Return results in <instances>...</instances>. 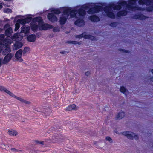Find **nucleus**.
Returning a JSON list of instances; mask_svg holds the SVG:
<instances>
[{"label": "nucleus", "mask_w": 153, "mask_h": 153, "mask_svg": "<svg viewBox=\"0 0 153 153\" xmlns=\"http://www.w3.org/2000/svg\"><path fill=\"white\" fill-rule=\"evenodd\" d=\"M0 91L1 92H4L10 96L12 97L19 100L22 103H24L27 105H30L31 104V102L30 101H27L23 98L16 96L13 93L10 91L9 90L7 89L5 87L3 86H0Z\"/></svg>", "instance_id": "obj_3"}, {"label": "nucleus", "mask_w": 153, "mask_h": 153, "mask_svg": "<svg viewBox=\"0 0 153 153\" xmlns=\"http://www.w3.org/2000/svg\"><path fill=\"white\" fill-rule=\"evenodd\" d=\"M127 13V12L126 11H120L117 13V16L119 17H120L122 16H125L126 15Z\"/></svg>", "instance_id": "obj_24"}, {"label": "nucleus", "mask_w": 153, "mask_h": 153, "mask_svg": "<svg viewBox=\"0 0 153 153\" xmlns=\"http://www.w3.org/2000/svg\"><path fill=\"white\" fill-rule=\"evenodd\" d=\"M60 11L58 10H52L51 13L48 14L47 17L48 19L52 22L57 21V17L55 14H58L60 13Z\"/></svg>", "instance_id": "obj_4"}, {"label": "nucleus", "mask_w": 153, "mask_h": 153, "mask_svg": "<svg viewBox=\"0 0 153 153\" xmlns=\"http://www.w3.org/2000/svg\"><path fill=\"white\" fill-rule=\"evenodd\" d=\"M2 30L1 29H0V32Z\"/></svg>", "instance_id": "obj_50"}, {"label": "nucleus", "mask_w": 153, "mask_h": 153, "mask_svg": "<svg viewBox=\"0 0 153 153\" xmlns=\"http://www.w3.org/2000/svg\"><path fill=\"white\" fill-rule=\"evenodd\" d=\"M75 24L79 26H82L84 25V22L82 19H80L75 22Z\"/></svg>", "instance_id": "obj_16"}, {"label": "nucleus", "mask_w": 153, "mask_h": 153, "mask_svg": "<svg viewBox=\"0 0 153 153\" xmlns=\"http://www.w3.org/2000/svg\"><path fill=\"white\" fill-rule=\"evenodd\" d=\"M30 51V48L28 47H26L24 48L22 53L23 55L26 54Z\"/></svg>", "instance_id": "obj_27"}, {"label": "nucleus", "mask_w": 153, "mask_h": 153, "mask_svg": "<svg viewBox=\"0 0 153 153\" xmlns=\"http://www.w3.org/2000/svg\"><path fill=\"white\" fill-rule=\"evenodd\" d=\"M9 26V25L8 24H7L4 27L5 28L7 27H8Z\"/></svg>", "instance_id": "obj_47"}, {"label": "nucleus", "mask_w": 153, "mask_h": 153, "mask_svg": "<svg viewBox=\"0 0 153 153\" xmlns=\"http://www.w3.org/2000/svg\"><path fill=\"white\" fill-rule=\"evenodd\" d=\"M7 133L10 136L15 137L18 134V133L16 130L12 129L8 130Z\"/></svg>", "instance_id": "obj_13"}, {"label": "nucleus", "mask_w": 153, "mask_h": 153, "mask_svg": "<svg viewBox=\"0 0 153 153\" xmlns=\"http://www.w3.org/2000/svg\"><path fill=\"white\" fill-rule=\"evenodd\" d=\"M102 8L101 6H95L94 7L90 8L88 11V13L89 14L94 13L102 10Z\"/></svg>", "instance_id": "obj_7"}, {"label": "nucleus", "mask_w": 153, "mask_h": 153, "mask_svg": "<svg viewBox=\"0 0 153 153\" xmlns=\"http://www.w3.org/2000/svg\"><path fill=\"white\" fill-rule=\"evenodd\" d=\"M85 13V11L82 9H79L77 11L76 10H71L69 8H65L64 9L63 14L60 17V22L62 24H65L68 18L69 14L71 17L78 18L79 17L80 18L83 17Z\"/></svg>", "instance_id": "obj_2"}, {"label": "nucleus", "mask_w": 153, "mask_h": 153, "mask_svg": "<svg viewBox=\"0 0 153 153\" xmlns=\"http://www.w3.org/2000/svg\"><path fill=\"white\" fill-rule=\"evenodd\" d=\"M69 53V51H61L60 52V53L62 54H65L66 55L67 53Z\"/></svg>", "instance_id": "obj_37"}, {"label": "nucleus", "mask_w": 153, "mask_h": 153, "mask_svg": "<svg viewBox=\"0 0 153 153\" xmlns=\"http://www.w3.org/2000/svg\"><path fill=\"white\" fill-rule=\"evenodd\" d=\"M30 27L29 26L24 25L21 27V32L26 34L29 32Z\"/></svg>", "instance_id": "obj_14"}, {"label": "nucleus", "mask_w": 153, "mask_h": 153, "mask_svg": "<svg viewBox=\"0 0 153 153\" xmlns=\"http://www.w3.org/2000/svg\"><path fill=\"white\" fill-rule=\"evenodd\" d=\"M23 45V44L21 42H16L14 44L13 49L17 50L21 48Z\"/></svg>", "instance_id": "obj_15"}, {"label": "nucleus", "mask_w": 153, "mask_h": 153, "mask_svg": "<svg viewBox=\"0 0 153 153\" xmlns=\"http://www.w3.org/2000/svg\"><path fill=\"white\" fill-rule=\"evenodd\" d=\"M38 18H37L36 19V21L38 22V24H34L32 26V28L33 30H36L38 28V27H39Z\"/></svg>", "instance_id": "obj_23"}, {"label": "nucleus", "mask_w": 153, "mask_h": 153, "mask_svg": "<svg viewBox=\"0 0 153 153\" xmlns=\"http://www.w3.org/2000/svg\"><path fill=\"white\" fill-rule=\"evenodd\" d=\"M7 7H9V5H7Z\"/></svg>", "instance_id": "obj_51"}, {"label": "nucleus", "mask_w": 153, "mask_h": 153, "mask_svg": "<svg viewBox=\"0 0 153 153\" xmlns=\"http://www.w3.org/2000/svg\"><path fill=\"white\" fill-rule=\"evenodd\" d=\"M35 143L36 144H42V145H44V141H39L38 140H35Z\"/></svg>", "instance_id": "obj_31"}, {"label": "nucleus", "mask_w": 153, "mask_h": 153, "mask_svg": "<svg viewBox=\"0 0 153 153\" xmlns=\"http://www.w3.org/2000/svg\"><path fill=\"white\" fill-rule=\"evenodd\" d=\"M11 150L12 151H15V152H17L18 151V150L17 149H16L14 148H11Z\"/></svg>", "instance_id": "obj_45"}, {"label": "nucleus", "mask_w": 153, "mask_h": 153, "mask_svg": "<svg viewBox=\"0 0 153 153\" xmlns=\"http://www.w3.org/2000/svg\"><path fill=\"white\" fill-rule=\"evenodd\" d=\"M149 79L151 82H153V76H149Z\"/></svg>", "instance_id": "obj_42"}, {"label": "nucleus", "mask_w": 153, "mask_h": 153, "mask_svg": "<svg viewBox=\"0 0 153 153\" xmlns=\"http://www.w3.org/2000/svg\"><path fill=\"white\" fill-rule=\"evenodd\" d=\"M12 32V28L11 27H9L6 30L5 34L6 35L9 37L11 36Z\"/></svg>", "instance_id": "obj_19"}, {"label": "nucleus", "mask_w": 153, "mask_h": 153, "mask_svg": "<svg viewBox=\"0 0 153 153\" xmlns=\"http://www.w3.org/2000/svg\"><path fill=\"white\" fill-rule=\"evenodd\" d=\"M11 50L10 48L8 46H6L4 45V47L2 50V54L3 55H5L9 54V53L10 52Z\"/></svg>", "instance_id": "obj_10"}, {"label": "nucleus", "mask_w": 153, "mask_h": 153, "mask_svg": "<svg viewBox=\"0 0 153 153\" xmlns=\"http://www.w3.org/2000/svg\"><path fill=\"white\" fill-rule=\"evenodd\" d=\"M90 74V72L89 71H87L85 73V75L86 76H88Z\"/></svg>", "instance_id": "obj_43"}, {"label": "nucleus", "mask_w": 153, "mask_h": 153, "mask_svg": "<svg viewBox=\"0 0 153 153\" xmlns=\"http://www.w3.org/2000/svg\"><path fill=\"white\" fill-rule=\"evenodd\" d=\"M125 114L124 112L120 111L115 116V119L116 120H120L125 116Z\"/></svg>", "instance_id": "obj_9"}, {"label": "nucleus", "mask_w": 153, "mask_h": 153, "mask_svg": "<svg viewBox=\"0 0 153 153\" xmlns=\"http://www.w3.org/2000/svg\"><path fill=\"white\" fill-rule=\"evenodd\" d=\"M4 37V34H1L0 35V38L1 40H3Z\"/></svg>", "instance_id": "obj_41"}, {"label": "nucleus", "mask_w": 153, "mask_h": 153, "mask_svg": "<svg viewBox=\"0 0 153 153\" xmlns=\"http://www.w3.org/2000/svg\"><path fill=\"white\" fill-rule=\"evenodd\" d=\"M77 109V108L75 104H72L69 105L66 108V110L68 111H71L72 110H76Z\"/></svg>", "instance_id": "obj_18"}, {"label": "nucleus", "mask_w": 153, "mask_h": 153, "mask_svg": "<svg viewBox=\"0 0 153 153\" xmlns=\"http://www.w3.org/2000/svg\"><path fill=\"white\" fill-rule=\"evenodd\" d=\"M84 35V33H82V34H81L79 35H76L75 36V37L77 38H81L82 37H83V36Z\"/></svg>", "instance_id": "obj_34"}, {"label": "nucleus", "mask_w": 153, "mask_h": 153, "mask_svg": "<svg viewBox=\"0 0 153 153\" xmlns=\"http://www.w3.org/2000/svg\"><path fill=\"white\" fill-rule=\"evenodd\" d=\"M2 60V58L0 57V67L1 66Z\"/></svg>", "instance_id": "obj_46"}, {"label": "nucleus", "mask_w": 153, "mask_h": 153, "mask_svg": "<svg viewBox=\"0 0 153 153\" xmlns=\"http://www.w3.org/2000/svg\"><path fill=\"white\" fill-rule=\"evenodd\" d=\"M89 39L91 40H96V38L94 36L91 35Z\"/></svg>", "instance_id": "obj_40"}, {"label": "nucleus", "mask_w": 153, "mask_h": 153, "mask_svg": "<svg viewBox=\"0 0 153 153\" xmlns=\"http://www.w3.org/2000/svg\"><path fill=\"white\" fill-rule=\"evenodd\" d=\"M19 24L18 23H16L15 24V30L16 31L17 30L19 27Z\"/></svg>", "instance_id": "obj_36"}, {"label": "nucleus", "mask_w": 153, "mask_h": 153, "mask_svg": "<svg viewBox=\"0 0 153 153\" xmlns=\"http://www.w3.org/2000/svg\"><path fill=\"white\" fill-rule=\"evenodd\" d=\"M2 4L4 6L5 5V4L4 3H1V4H0V9H1L3 7Z\"/></svg>", "instance_id": "obj_44"}, {"label": "nucleus", "mask_w": 153, "mask_h": 153, "mask_svg": "<svg viewBox=\"0 0 153 153\" xmlns=\"http://www.w3.org/2000/svg\"><path fill=\"white\" fill-rule=\"evenodd\" d=\"M4 47V45L1 44H0V53L2 51Z\"/></svg>", "instance_id": "obj_39"}, {"label": "nucleus", "mask_w": 153, "mask_h": 153, "mask_svg": "<svg viewBox=\"0 0 153 153\" xmlns=\"http://www.w3.org/2000/svg\"><path fill=\"white\" fill-rule=\"evenodd\" d=\"M153 2V0H140L139 3L140 4H145L146 5H150Z\"/></svg>", "instance_id": "obj_11"}, {"label": "nucleus", "mask_w": 153, "mask_h": 153, "mask_svg": "<svg viewBox=\"0 0 153 153\" xmlns=\"http://www.w3.org/2000/svg\"><path fill=\"white\" fill-rule=\"evenodd\" d=\"M66 43L68 44H72L74 45L76 44H78L79 45H81L82 43V41L80 42H77L75 41H68L66 42Z\"/></svg>", "instance_id": "obj_22"}, {"label": "nucleus", "mask_w": 153, "mask_h": 153, "mask_svg": "<svg viewBox=\"0 0 153 153\" xmlns=\"http://www.w3.org/2000/svg\"><path fill=\"white\" fill-rule=\"evenodd\" d=\"M149 72H151L152 73H153V69H151L150 71Z\"/></svg>", "instance_id": "obj_48"}, {"label": "nucleus", "mask_w": 153, "mask_h": 153, "mask_svg": "<svg viewBox=\"0 0 153 153\" xmlns=\"http://www.w3.org/2000/svg\"><path fill=\"white\" fill-rule=\"evenodd\" d=\"M39 29L40 30H46L48 29H51L53 27L52 25L48 24H43L42 20L40 17L38 18Z\"/></svg>", "instance_id": "obj_5"}, {"label": "nucleus", "mask_w": 153, "mask_h": 153, "mask_svg": "<svg viewBox=\"0 0 153 153\" xmlns=\"http://www.w3.org/2000/svg\"><path fill=\"white\" fill-rule=\"evenodd\" d=\"M120 91L121 92L124 94H125L126 92H128V90L125 87L123 86L120 87Z\"/></svg>", "instance_id": "obj_25"}, {"label": "nucleus", "mask_w": 153, "mask_h": 153, "mask_svg": "<svg viewBox=\"0 0 153 153\" xmlns=\"http://www.w3.org/2000/svg\"><path fill=\"white\" fill-rule=\"evenodd\" d=\"M84 35L83 36V37L85 39H89L91 35H86L85 33H84Z\"/></svg>", "instance_id": "obj_32"}, {"label": "nucleus", "mask_w": 153, "mask_h": 153, "mask_svg": "<svg viewBox=\"0 0 153 153\" xmlns=\"http://www.w3.org/2000/svg\"><path fill=\"white\" fill-rule=\"evenodd\" d=\"M36 36L35 35L31 34L29 35L27 37V40L28 41L34 42L36 40Z\"/></svg>", "instance_id": "obj_17"}, {"label": "nucleus", "mask_w": 153, "mask_h": 153, "mask_svg": "<svg viewBox=\"0 0 153 153\" xmlns=\"http://www.w3.org/2000/svg\"><path fill=\"white\" fill-rule=\"evenodd\" d=\"M117 23L113 22L110 24V26L113 27H115L117 25Z\"/></svg>", "instance_id": "obj_33"}, {"label": "nucleus", "mask_w": 153, "mask_h": 153, "mask_svg": "<svg viewBox=\"0 0 153 153\" xmlns=\"http://www.w3.org/2000/svg\"><path fill=\"white\" fill-rule=\"evenodd\" d=\"M105 140L106 141H108L110 143H113V139L109 136H106L105 137Z\"/></svg>", "instance_id": "obj_26"}, {"label": "nucleus", "mask_w": 153, "mask_h": 153, "mask_svg": "<svg viewBox=\"0 0 153 153\" xmlns=\"http://www.w3.org/2000/svg\"><path fill=\"white\" fill-rule=\"evenodd\" d=\"M146 17L143 15H140L138 16V18L140 20H143L146 19Z\"/></svg>", "instance_id": "obj_30"}, {"label": "nucleus", "mask_w": 153, "mask_h": 153, "mask_svg": "<svg viewBox=\"0 0 153 153\" xmlns=\"http://www.w3.org/2000/svg\"><path fill=\"white\" fill-rule=\"evenodd\" d=\"M136 0H130L128 3L124 1L120 3L119 4L114 5V4L111 5L110 6L105 7L104 11L107 13L108 16L112 18H114L115 16L112 13V9L114 10H118L121 9L122 7L128 8L132 10H144V8H142L138 6H134Z\"/></svg>", "instance_id": "obj_1"}, {"label": "nucleus", "mask_w": 153, "mask_h": 153, "mask_svg": "<svg viewBox=\"0 0 153 153\" xmlns=\"http://www.w3.org/2000/svg\"><path fill=\"white\" fill-rule=\"evenodd\" d=\"M152 10V8H151V9H150L149 10V11H151Z\"/></svg>", "instance_id": "obj_49"}, {"label": "nucleus", "mask_w": 153, "mask_h": 153, "mask_svg": "<svg viewBox=\"0 0 153 153\" xmlns=\"http://www.w3.org/2000/svg\"><path fill=\"white\" fill-rule=\"evenodd\" d=\"M22 53V49H19L16 53L15 57L17 61L20 62H22L23 61V59L21 58Z\"/></svg>", "instance_id": "obj_8"}, {"label": "nucleus", "mask_w": 153, "mask_h": 153, "mask_svg": "<svg viewBox=\"0 0 153 153\" xmlns=\"http://www.w3.org/2000/svg\"><path fill=\"white\" fill-rule=\"evenodd\" d=\"M4 13H10L12 12L11 9L9 8H5L4 10Z\"/></svg>", "instance_id": "obj_28"}, {"label": "nucleus", "mask_w": 153, "mask_h": 153, "mask_svg": "<svg viewBox=\"0 0 153 153\" xmlns=\"http://www.w3.org/2000/svg\"><path fill=\"white\" fill-rule=\"evenodd\" d=\"M121 134H122L123 135L126 136L127 138L129 139L133 140L134 139L136 140H137L139 139L138 136L133 132L126 131L121 133Z\"/></svg>", "instance_id": "obj_6"}, {"label": "nucleus", "mask_w": 153, "mask_h": 153, "mask_svg": "<svg viewBox=\"0 0 153 153\" xmlns=\"http://www.w3.org/2000/svg\"><path fill=\"white\" fill-rule=\"evenodd\" d=\"M59 30V28L57 27H55L53 29V31L54 32H58Z\"/></svg>", "instance_id": "obj_35"}, {"label": "nucleus", "mask_w": 153, "mask_h": 153, "mask_svg": "<svg viewBox=\"0 0 153 153\" xmlns=\"http://www.w3.org/2000/svg\"><path fill=\"white\" fill-rule=\"evenodd\" d=\"M18 35L17 34H15L13 36V39L14 40H16V39L18 38Z\"/></svg>", "instance_id": "obj_38"}, {"label": "nucleus", "mask_w": 153, "mask_h": 153, "mask_svg": "<svg viewBox=\"0 0 153 153\" xmlns=\"http://www.w3.org/2000/svg\"><path fill=\"white\" fill-rule=\"evenodd\" d=\"M119 51L121 52L124 53H128L130 52V51H128L121 49H119Z\"/></svg>", "instance_id": "obj_29"}, {"label": "nucleus", "mask_w": 153, "mask_h": 153, "mask_svg": "<svg viewBox=\"0 0 153 153\" xmlns=\"http://www.w3.org/2000/svg\"><path fill=\"white\" fill-rule=\"evenodd\" d=\"M90 20L93 22H98L100 20V19L97 16L93 15L90 17Z\"/></svg>", "instance_id": "obj_20"}, {"label": "nucleus", "mask_w": 153, "mask_h": 153, "mask_svg": "<svg viewBox=\"0 0 153 153\" xmlns=\"http://www.w3.org/2000/svg\"><path fill=\"white\" fill-rule=\"evenodd\" d=\"M13 56V54H8L4 58L3 61V63L4 64H5L8 63L11 59Z\"/></svg>", "instance_id": "obj_12"}, {"label": "nucleus", "mask_w": 153, "mask_h": 153, "mask_svg": "<svg viewBox=\"0 0 153 153\" xmlns=\"http://www.w3.org/2000/svg\"><path fill=\"white\" fill-rule=\"evenodd\" d=\"M30 20V18L28 19H19V22L22 24H25L27 22H29Z\"/></svg>", "instance_id": "obj_21"}]
</instances>
